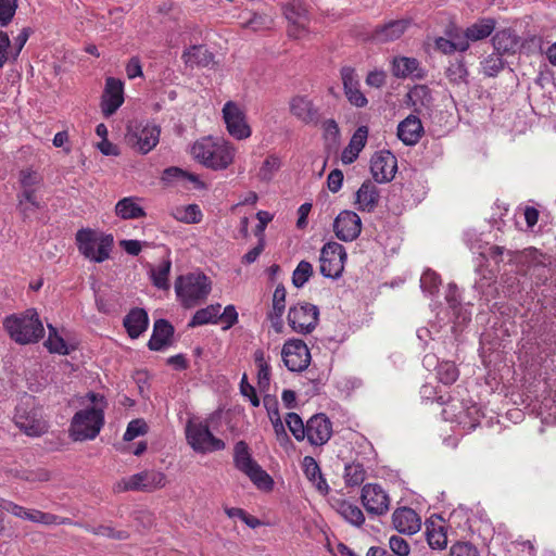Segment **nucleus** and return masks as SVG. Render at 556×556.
I'll return each instance as SVG.
<instances>
[{
	"label": "nucleus",
	"mask_w": 556,
	"mask_h": 556,
	"mask_svg": "<svg viewBox=\"0 0 556 556\" xmlns=\"http://www.w3.org/2000/svg\"><path fill=\"white\" fill-rule=\"evenodd\" d=\"M13 421L28 437H40L48 431V422L35 396L25 393L15 406Z\"/></svg>",
	"instance_id": "nucleus-1"
},
{
	"label": "nucleus",
	"mask_w": 556,
	"mask_h": 556,
	"mask_svg": "<svg viewBox=\"0 0 556 556\" xmlns=\"http://www.w3.org/2000/svg\"><path fill=\"white\" fill-rule=\"evenodd\" d=\"M191 154L204 166L217 170L224 169L232 163L235 148L225 141L204 138L192 146Z\"/></svg>",
	"instance_id": "nucleus-2"
},
{
	"label": "nucleus",
	"mask_w": 556,
	"mask_h": 556,
	"mask_svg": "<svg viewBox=\"0 0 556 556\" xmlns=\"http://www.w3.org/2000/svg\"><path fill=\"white\" fill-rule=\"evenodd\" d=\"M3 326L10 337L20 344L38 342L45 333L41 320L35 309H27L21 316H9Z\"/></svg>",
	"instance_id": "nucleus-3"
},
{
	"label": "nucleus",
	"mask_w": 556,
	"mask_h": 556,
	"mask_svg": "<svg viewBox=\"0 0 556 556\" xmlns=\"http://www.w3.org/2000/svg\"><path fill=\"white\" fill-rule=\"evenodd\" d=\"M211 289V280L202 273L179 276L175 281L176 295L182 306L187 308L206 300Z\"/></svg>",
	"instance_id": "nucleus-4"
},
{
	"label": "nucleus",
	"mask_w": 556,
	"mask_h": 556,
	"mask_svg": "<svg viewBox=\"0 0 556 556\" xmlns=\"http://www.w3.org/2000/svg\"><path fill=\"white\" fill-rule=\"evenodd\" d=\"M104 425L102 407L92 406L78 410L72 418L70 437L74 441L93 440Z\"/></svg>",
	"instance_id": "nucleus-5"
},
{
	"label": "nucleus",
	"mask_w": 556,
	"mask_h": 556,
	"mask_svg": "<svg viewBox=\"0 0 556 556\" xmlns=\"http://www.w3.org/2000/svg\"><path fill=\"white\" fill-rule=\"evenodd\" d=\"M76 241L79 252L97 263L109 258L113 245L112 236H97L88 229L79 230L76 233Z\"/></svg>",
	"instance_id": "nucleus-6"
},
{
	"label": "nucleus",
	"mask_w": 556,
	"mask_h": 556,
	"mask_svg": "<svg viewBox=\"0 0 556 556\" xmlns=\"http://www.w3.org/2000/svg\"><path fill=\"white\" fill-rule=\"evenodd\" d=\"M167 483L164 472L154 469H147L118 481L114 490L116 492L136 491V492H154L163 489Z\"/></svg>",
	"instance_id": "nucleus-7"
},
{
	"label": "nucleus",
	"mask_w": 556,
	"mask_h": 556,
	"mask_svg": "<svg viewBox=\"0 0 556 556\" xmlns=\"http://www.w3.org/2000/svg\"><path fill=\"white\" fill-rule=\"evenodd\" d=\"M186 438L188 444L198 453H210L225 448L224 441L214 437L208 426L202 421L189 420L186 426Z\"/></svg>",
	"instance_id": "nucleus-8"
},
{
	"label": "nucleus",
	"mask_w": 556,
	"mask_h": 556,
	"mask_svg": "<svg viewBox=\"0 0 556 556\" xmlns=\"http://www.w3.org/2000/svg\"><path fill=\"white\" fill-rule=\"evenodd\" d=\"M319 309L311 303H298L289 308V326L298 333H311L318 324Z\"/></svg>",
	"instance_id": "nucleus-9"
},
{
	"label": "nucleus",
	"mask_w": 556,
	"mask_h": 556,
	"mask_svg": "<svg viewBox=\"0 0 556 556\" xmlns=\"http://www.w3.org/2000/svg\"><path fill=\"white\" fill-rule=\"evenodd\" d=\"M346 253L338 242L326 243L320 251V274L327 278H339L344 269Z\"/></svg>",
	"instance_id": "nucleus-10"
},
{
	"label": "nucleus",
	"mask_w": 556,
	"mask_h": 556,
	"mask_svg": "<svg viewBox=\"0 0 556 556\" xmlns=\"http://www.w3.org/2000/svg\"><path fill=\"white\" fill-rule=\"evenodd\" d=\"M442 416L446 421L457 422L463 425L464 428L471 430L479 425L480 417L483 414L476 405L466 407L463 402L451 400L442 409Z\"/></svg>",
	"instance_id": "nucleus-11"
},
{
	"label": "nucleus",
	"mask_w": 556,
	"mask_h": 556,
	"mask_svg": "<svg viewBox=\"0 0 556 556\" xmlns=\"http://www.w3.org/2000/svg\"><path fill=\"white\" fill-rule=\"evenodd\" d=\"M160 132V128L155 125H130L128 127L127 140L137 148L139 152L146 154L157 144Z\"/></svg>",
	"instance_id": "nucleus-12"
},
{
	"label": "nucleus",
	"mask_w": 556,
	"mask_h": 556,
	"mask_svg": "<svg viewBox=\"0 0 556 556\" xmlns=\"http://www.w3.org/2000/svg\"><path fill=\"white\" fill-rule=\"evenodd\" d=\"M281 355L285 365L291 371L304 370L311 361V354L307 345L299 339L286 342L282 348Z\"/></svg>",
	"instance_id": "nucleus-13"
},
{
	"label": "nucleus",
	"mask_w": 556,
	"mask_h": 556,
	"mask_svg": "<svg viewBox=\"0 0 556 556\" xmlns=\"http://www.w3.org/2000/svg\"><path fill=\"white\" fill-rule=\"evenodd\" d=\"M223 118L228 132L236 139L242 140L251 136V128L245 122L243 111L232 101L225 103Z\"/></svg>",
	"instance_id": "nucleus-14"
},
{
	"label": "nucleus",
	"mask_w": 556,
	"mask_h": 556,
	"mask_svg": "<svg viewBox=\"0 0 556 556\" xmlns=\"http://www.w3.org/2000/svg\"><path fill=\"white\" fill-rule=\"evenodd\" d=\"M332 434V424L325 414L312 416L306 422L305 438L312 445L326 444Z\"/></svg>",
	"instance_id": "nucleus-15"
},
{
	"label": "nucleus",
	"mask_w": 556,
	"mask_h": 556,
	"mask_svg": "<svg viewBox=\"0 0 556 556\" xmlns=\"http://www.w3.org/2000/svg\"><path fill=\"white\" fill-rule=\"evenodd\" d=\"M333 230L338 239L353 241L362 231V220L355 212L343 211L334 219Z\"/></svg>",
	"instance_id": "nucleus-16"
},
{
	"label": "nucleus",
	"mask_w": 556,
	"mask_h": 556,
	"mask_svg": "<svg viewBox=\"0 0 556 556\" xmlns=\"http://www.w3.org/2000/svg\"><path fill=\"white\" fill-rule=\"evenodd\" d=\"M289 110L292 116L305 125H317L319 123V109L307 96L292 97L289 102Z\"/></svg>",
	"instance_id": "nucleus-17"
},
{
	"label": "nucleus",
	"mask_w": 556,
	"mask_h": 556,
	"mask_svg": "<svg viewBox=\"0 0 556 556\" xmlns=\"http://www.w3.org/2000/svg\"><path fill=\"white\" fill-rule=\"evenodd\" d=\"M362 503L369 514L384 515L389 510L390 500L378 484H366L362 490Z\"/></svg>",
	"instance_id": "nucleus-18"
},
{
	"label": "nucleus",
	"mask_w": 556,
	"mask_h": 556,
	"mask_svg": "<svg viewBox=\"0 0 556 556\" xmlns=\"http://www.w3.org/2000/svg\"><path fill=\"white\" fill-rule=\"evenodd\" d=\"M396 159L389 151L375 153L370 160V172L377 182H388L394 178Z\"/></svg>",
	"instance_id": "nucleus-19"
},
{
	"label": "nucleus",
	"mask_w": 556,
	"mask_h": 556,
	"mask_svg": "<svg viewBox=\"0 0 556 556\" xmlns=\"http://www.w3.org/2000/svg\"><path fill=\"white\" fill-rule=\"evenodd\" d=\"M124 102V84L114 77L106 78L101 109L105 116H111Z\"/></svg>",
	"instance_id": "nucleus-20"
},
{
	"label": "nucleus",
	"mask_w": 556,
	"mask_h": 556,
	"mask_svg": "<svg viewBox=\"0 0 556 556\" xmlns=\"http://www.w3.org/2000/svg\"><path fill=\"white\" fill-rule=\"evenodd\" d=\"M341 79L349 102L357 108L366 106L368 101L359 89V79L355 70L350 66L342 67Z\"/></svg>",
	"instance_id": "nucleus-21"
},
{
	"label": "nucleus",
	"mask_w": 556,
	"mask_h": 556,
	"mask_svg": "<svg viewBox=\"0 0 556 556\" xmlns=\"http://www.w3.org/2000/svg\"><path fill=\"white\" fill-rule=\"evenodd\" d=\"M424 134V127L421 121L410 114L397 126V137L406 146L416 144L421 135Z\"/></svg>",
	"instance_id": "nucleus-22"
},
{
	"label": "nucleus",
	"mask_w": 556,
	"mask_h": 556,
	"mask_svg": "<svg viewBox=\"0 0 556 556\" xmlns=\"http://www.w3.org/2000/svg\"><path fill=\"white\" fill-rule=\"evenodd\" d=\"M392 521L400 533L414 534L420 529L419 518L412 508H397L392 515Z\"/></svg>",
	"instance_id": "nucleus-23"
},
{
	"label": "nucleus",
	"mask_w": 556,
	"mask_h": 556,
	"mask_svg": "<svg viewBox=\"0 0 556 556\" xmlns=\"http://www.w3.org/2000/svg\"><path fill=\"white\" fill-rule=\"evenodd\" d=\"M379 198L380 195L377 186L370 180L364 181L356 192L355 204L357 210L363 212H372L378 205Z\"/></svg>",
	"instance_id": "nucleus-24"
},
{
	"label": "nucleus",
	"mask_w": 556,
	"mask_h": 556,
	"mask_svg": "<svg viewBox=\"0 0 556 556\" xmlns=\"http://www.w3.org/2000/svg\"><path fill=\"white\" fill-rule=\"evenodd\" d=\"M174 327L165 319H157L153 326L148 346L152 351H161L170 343Z\"/></svg>",
	"instance_id": "nucleus-25"
},
{
	"label": "nucleus",
	"mask_w": 556,
	"mask_h": 556,
	"mask_svg": "<svg viewBox=\"0 0 556 556\" xmlns=\"http://www.w3.org/2000/svg\"><path fill=\"white\" fill-rule=\"evenodd\" d=\"M407 25L408 23L404 20L390 21L382 26H378L372 38L381 43L396 40L404 34Z\"/></svg>",
	"instance_id": "nucleus-26"
},
{
	"label": "nucleus",
	"mask_w": 556,
	"mask_h": 556,
	"mask_svg": "<svg viewBox=\"0 0 556 556\" xmlns=\"http://www.w3.org/2000/svg\"><path fill=\"white\" fill-rule=\"evenodd\" d=\"M148 314L142 308L131 309L124 318V326L130 338H138L148 327Z\"/></svg>",
	"instance_id": "nucleus-27"
},
{
	"label": "nucleus",
	"mask_w": 556,
	"mask_h": 556,
	"mask_svg": "<svg viewBox=\"0 0 556 556\" xmlns=\"http://www.w3.org/2000/svg\"><path fill=\"white\" fill-rule=\"evenodd\" d=\"M367 136V127L362 126L357 128V130L352 136L349 146L342 152V162L344 164H351L357 159L359 152L366 144Z\"/></svg>",
	"instance_id": "nucleus-28"
},
{
	"label": "nucleus",
	"mask_w": 556,
	"mask_h": 556,
	"mask_svg": "<svg viewBox=\"0 0 556 556\" xmlns=\"http://www.w3.org/2000/svg\"><path fill=\"white\" fill-rule=\"evenodd\" d=\"M492 45L497 54L504 55L515 53L519 41L517 35L513 30L503 29L493 36Z\"/></svg>",
	"instance_id": "nucleus-29"
},
{
	"label": "nucleus",
	"mask_w": 556,
	"mask_h": 556,
	"mask_svg": "<svg viewBox=\"0 0 556 556\" xmlns=\"http://www.w3.org/2000/svg\"><path fill=\"white\" fill-rule=\"evenodd\" d=\"M139 199L126 197L119 200L115 205V213L123 219H138L146 216V211L138 203Z\"/></svg>",
	"instance_id": "nucleus-30"
},
{
	"label": "nucleus",
	"mask_w": 556,
	"mask_h": 556,
	"mask_svg": "<svg viewBox=\"0 0 556 556\" xmlns=\"http://www.w3.org/2000/svg\"><path fill=\"white\" fill-rule=\"evenodd\" d=\"M303 468L306 478L316 486V489L320 493L327 494L329 491V485L326 479L323 477L317 462L312 456H305L303 458Z\"/></svg>",
	"instance_id": "nucleus-31"
},
{
	"label": "nucleus",
	"mask_w": 556,
	"mask_h": 556,
	"mask_svg": "<svg viewBox=\"0 0 556 556\" xmlns=\"http://www.w3.org/2000/svg\"><path fill=\"white\" fill-rule=\"evenodd\" d=\"M182 59L189 66L206 67L213 63L214 55L204 46H193L182 54Z\"/></svg>",
	"instance_id": "nucleus-32"
},
{
	"label": "nucleus",
	"mask_w": 556,
	"mask_h": 556,
	"mask_svg": "<svg viewBox=\"0 0 556 556\" xmlns=\"http://www.w3.org/2000/svg\"><path fill=\"white\" fill-rule=\"evenodd\" d=\"M233 463L236 468L244 475L257 465L252 458L249 446L244 441L236 443L233 448Z\"/></svg>",
	"instance_id": "nucleus-33"
},
{
	"label": "nucleus",
	"mask_w": 556,
	"mask_h": 556,
	"mask_svg": "<svg viewBox=\"0 0 556 556\" xmlns=\"http://www.w3.org/2000/svg\"><path fill=\"white\" fill-rule=\"evenodd\" d=\"M467 243L473 254L478 255L479 263L476 267V273L481 276V280L484 278V241L483 232L477 233L475 230H468L466 232Z\"/></svg>",
	"instance_id": "nucleus-34"
},
{
	"label": "nucleus",
	"mask_w": 556,
	"mask_h": 556,
	"mask_svg": "<svg viewBox=\"0 0 556 556\" xmlns=\"http://www.w3.org/2000/svg\"><path fill=\"white\" fill-rule=\"evenodd\" d=\"M419 66V62L415 58L396 56L392 61V74L397 78H406L414 74Z\"/></svg>",
	"instance_id": "nucleus-35"
},
{
	"label": "nucleus",
	"mask_w": 556,
	"mask_h": 556,
	"mask_svg": "<svg viewBox=\"0 0 556 556\" xmlns=\"http://www.w3.org/2000/svg\"><path fill=\"white\" fill-rule=\"evenodd\" d=\"M85 530L100 536H105L112 540L125 541L129 539L130 534L126 530H117L113 527L112 523L91 526L85 525Z\"/></svg>",
	"instance_id": "nucleus-36"
},
{
	"label": "nucleus",
	"mask_w": 556,
	"mask_h": 556,
	"mask_svg": "<svg viewBox=\"0 0 556 556\" xmlns=\"http://www.w3.org/2000/svg\"><path fill=\"white\" fill-rule=\"evenodd\" d=\"M220 312V305H208L195 312L189 321V327H198L206 324H216Z\"/></svg>",
	"instance_id": "nucleus-37"
},
{
	"label": "nucleus",
	"mask_w": 556,
	"mask_h": 556,
	"mask_svg": "<svg viewBox=\"0 0 556 556\" xmlns=\"http://www.w3.org/2000/svg\"><path fill=\"white\" fill-rule=\"evenodd\" d=\"M410 103L418 108H429L432 103V96L430 89L426 85H417L407 94Z\"/></svg>",
	"instance_id": "nucleus-38"
},
{
	"label": "nucleus",
	"mask_w": 556,
	"mask_h": 556,
	"mask_svg": "<svg viewBox=\"0 0 556 556\" xmlns=\"http://www.w3.org/2000/svg\"><path fill=\"white\" fill-rule=\"evenodd\" d=\"M253 484L263 491H270L274 486L273 478L257 464L245 473Z\"/></svg>",
	"instance_id": "nucleus-39"
},
{
	"label": "nucleus",
	"mask_w": 556,
	"mask_h": 556,
	"mask_svg": "<svg viewBox=\"0 0 556 556\" xmlns=\"http://www.w3.org/2000/svg\"><path fill=\"white\" fill-rule=\"evenodd\" d=\"M172 262L169 258L164 260L156 268L151 270L153 285L159 289L166 290L169 288L168 275L170 271Z\"/></svg>",
	"instance_id": "nucleus-40"
},
{
	"label": "nucleus",
	"mask_w": 556,
	"mask_h": 556,
	"mask_svg": "<svg viewBox=\"0 0 556 556\" xmlns=\"http://www.w3.org/2000/svg\"><path fill=\"white\" fill-rule=\"evenodd\" d=\"M366 477V471L362 464H346L344 468L345 484L350 486L361 485Z\"/></svg>",
	"instance_id": "nucleus-41"
},
{
	"label": "nucleus",
	"mask_w": 556,
	"mask_h": 556,
	"mask_svg": "<svg viewBox=\"0 0 556 556\" xmlns=\"http://www.w3.org/2000/svg\"><path fill=\"white\" fill-rule=\"evenodd\" d=\"M175 219L187 224H197L201 220L202 213L198 205L189 204L185 207H177L173 214Z\"/></svg>",
	"instance_id": "nucleus-42"
},
{
	"label": "nucleus",
	"mask_w": 556,
	"mask_h": 556,
	"mask_svg": "<svg viewBox=\"0 0 556 556\" xmlns=\"http://www.w3.org/2000/svg\"><path fill=\"white\" fill-rule=\"evenodd\" d=\"M49 337L45 342V345L51 353H58L62 355L68 354V349L62 337L58 334V331L51 325H48Z\"/></svg>",
	"instance_id": "nucleus-43"
},
{
	"label": "nucleus",
	"mask_w": 556,
	"mask_h": 556,
	"mask_svg": "<svg viewBox=\"0 0 556 556\" xmlns=\"http://www.w3.org/2000/svg\"><path fill=\"white\" fill-rule=\"evenodd\" d=\"M313 275V266L307 261H301L292 274V283L296 288H302Z\"/></svg>",
	"instance_id": "nucleus-44"
},
{
	"label": "nucleus",
	"mask_w": 556,
	"mask_h": 556,
	"mask_svg": "<svg viewBox=\"0 0 556 556\" xmlns=\"http://www.w3.org/2000/svg\"><path fill=\"white\" fill-rule=\"evenodd\" d=\"M285 421L290 432L298 441L305 439L306 425L303 424L302 418L296 413H288Z\"/></svg>",
	"instance_id": "nucleus-45"
},
{
	"label": "nucleus",
	"mask_w": 556,
	"mask_h": 556,
	"mask_svg": "<svg viewBox=\"0 0 556 556\" xmlns=\"http://www.w3.org/2000/svg\"><path fill=\"white\" fill-rule=\"evenodd\" d=\"M342 517L354 526H361L365 521V517L361 508L355 505L343 503L340 507Z\"/></svg>",
	"instance_id": "nucleus-46"
},
{
	"label": "nucleus",
	"mask_w": 556,
	"mask_h": 556,
	"mask_svg": "<svg viewBox=\"0 0 556 556\" xmlns=\"http://www.w3.org/2000/svg\"><path fill=\"white\" fill-rule=\"evenodd\" d=\"M438 378L443 384L454 383L458 378V370L455 364L452 362L441 363L438 367Z\"/></svg>",
	"instance_id": "nucleus-47"
},
{
	"label": "nucleus",
	"mask_w": 556,
	"mask_h": 556,
	"mask_svg": "<svg viewBox=\"0 0 556 556\" xmlns=\"http://www.w3.org/2000/svg\"><path fill=\"white\" fill-rule=\"evenodd\" d=\"M281 162L279 157L269 155L260 168L258 176L262 180L269 181L274 177V174L280 168Z\"/></svg>",
	"instance_id": "nucleus-48"
},
{
	"label": "nucleus",
	"mask_w": 556,
	"mask_h": 556,
	"mask_svg": "<svg viewBox=\"0 0 556 556\" xmlns=\"http://www.w3.org/2000/svg\"><path fill=\"white\" fill-rule=\"evenodd\" d=\"M440 282L439 275L431 269L425 270L420 278L421 289L429 294H433L438 291Z\"/></svg>",
	"instance_id": "nucleus-49"
},
{
	"label": "nucleus",
	"mask_w": 556,
	"mask_h": 556,
	"mask_svg": "<svg viewBox=\"0 0 556 556\" xmlns=\"http://www.w3.org/2000/svg\"><path fill=\"white\" fill-rule=\"evenodd\" d=\"M287 291L282 285H278L273 294V313L275 316L282 317L286 308Z\"/></svg>",
	"instance_id": "nucleus-50"
},
{
	"label": "nucleus",
	"mask_w": 556,
	"mask_h": 556,
	"mask_svg": "<svg viewBox=\"0 0 556 556\" xmlns=\"http://www.w3.org/2000/svg\"><path fill=\"white\" fill-rule=\"evenodd\" d=\"M17 0H0V26H7L13 18Z\"/></svg>",
	"instance_id": "nucleus-51"
},
{
	"label": "nucleus",
	"mask_w": 556,
	"mask_h": 556,
	"mask_svg": "<svg viewBox=\"0 0 556 556\" xmlns=\"http://www.w3.org/2000/svg\"><path fill=\"white\" fill-rule=\"evenodd\" d=\"M538 250L534 248L525 249L521 252H513L507 251L506 255L508 256V262H536L538 261Z\"/></svg>",
	"instance_id": "nucleus-52"
},
{
	"label": "nucleus",
	"mask_w": 556,
	"mask_h": 556,
	"mask_svg": "<svg viewBox=\"0 0 556 556\" xmlns=\"http://www.w3.org/2000/svg\"><path fill=\"white\" fill-rule=\"evenodd\" d=\"M273 23V20L265 14L253 13L250 18H248L243 26L251 28L253 30H260L264 28H269Z\"/></svg>",
	"instance_id": "nucleus-53"
},
{
	"label": "nucleus",
	"mask_w": 556,
	"mask_h": 556,
	"mask_svg": "<svg viewBox=\"0 0 556 556\" xmlns=\"http://www.w3.org/2000/svg\"><path fill=\"white\" fill-rule=\"evenodd\" d=\"M180 178H187L188 180H190L194 184L200 182L198 176H195L194 174L185 173L182 169H180L178 167L166 168L163 172V176H162V179L164 181H168V182L174 181L176 179H180Z\"/></svg>",
	"instance_id": "nucleus-54"
},
{
	"label": "nucleus",
	"mask_w": 556,
	"mask_h": 556,
	"mask_svg": "<svg viewBox=\"0 0 556 556\" xmlns=\"http://www.w3.org/2000/svg\"><path fill=\"white\" fill-rule=\"evenodd\" d=\"M427 541L431 548H443L446 545L447 539L443 528H433L427 531Z\"/></svg>",
	"instance_id": "nucleus-55"
},
{
	"label": "nucleus",
	"mask_w": 556,
	"mask_h": 556,
	"mask_svg": "<svg viewBox=\"0 0 556 556\" xmlns=\"http://www.w3.org/2000/svg\"><path fill=\"white\" fill-rule=\"evenodd\" d=\"M437 47L442 50L444 53H451L453 51H465L468 48V43L465 39L459 41L448 40L444 38H439L437 40Z\"/></svg>",
	"instance_id": "nucleus-56"
},
{
	"label": "nucleus",
	"mask_w": 556,
	"mask_h": 556,
	"mask_svg": "<svg viewBox=\"0 0 556 556\" xmlns=\"http://www.w3.org/2000/svg\"><path fill=\"white\" fill-rule=\"evenodd\" d=\"M450 556H479V552L468 542H458L451 547Z\"/></svg>",
	"instance_id": "nucleus-57"
},
{
	"label": "nucleus",
	"mask_w": 556,
	"mask_h": 556,
	"mask_svg": "<svg viewBox=\"0 0 556 556\" xmlns=\"http://www.w3.org/2000/svg\"><path fill=\"white\" fill-rule=\"evenodd\" d=\"M147 425L140 420L136 419L128 424L127 429L124 433L125 441H132L135 438L146 433Z\"/></svg>",
	"instance_id": "nucleus-58"
},
{
	"label": "nucleus",
	"mask_w": 556,
	"mask_h": 556,
	"mask_svg": "<svg viewBox=\"0 0 556 556\" xmlns=\"http://www.w3.org/2000/svg\"><path fill=\"white\" fill-rule=\"evenodd\" d=\"M391 551L397 556H407L409 554V545L407 541L399 535H392L389 540Z\"/></svg>",
	"instance_id": "nucleus-59"
},
{
	"label": "nucleus",
	"mask_w": 556,
	"mask_h": 556,
	"mask_svg": "<svg viewBox=\"0 0 556 556\" xmlns=\"http://www.w3.org/2000/svg\"><path fill=\"white\" fill-rule=\"evenodd\" d=\"M20 182L22 188H35L40 182V177L37 172L26 168L20 173Z\"/></svg>",
	"instance_id": "nucleus-60"
},
{
	"label": "nucleus",
	"mask_w": 556,
	"mask_h": 556,
	"mask_svg": "<svg viewBox=\"0 0 556 556\" xmlns=\"http://www.w3.org/2000/svg\"><path fill=\"white\" fill-rule=\"evenodd\" d=\"M240 392L243 396L249 397L252 406H260V399L253 386L248 382L247 376L243 375L240 382Z\"/></svg>",
	"instance_id": "nucleus-61"
},
{
	"label": "nucleus",
	"mask_w": 556,
	"mask_h": 556,
	"mask_svg": "<svg viewBox=\"0 0 556 556\" xmlns=\"http://www.w3.org/2000/svg\"><path fill=\"white\" fill-rule=\"evenodd\" d=\"M486 36V24H484V21H480L479 23H476L467 28L466 30V41L468 40H479Z\"/></svg>",
	"instance_id": "nucleus-62"
},
{
	"label": "nucleus",
	"mask_w": 556,
	"mask_h": 556,
	"mask_svg": "<svg viewBox=\"0 0 556 556\" xmlns=\"http://www.w3.org/2000/svg\"><path fill=\"white\" fill-rule=\"evenodd\" d=\"M263 404L271 422L281 420L278 408V401L275 396L266 395L263 400Z\"/></svg>",
	"instance_id": "nucleus-63"
},
{
	"label": "nucleus",
	"mask_w": 556,
	"mask_h": 556,
	"mask_svg": "<svg viewBox=\"0 0 556 556\" xmlns=\"http://www.w3.org/2000/svg\"><path fill=\"white\" fill-rule=\"evenodd\" d=\"M342 182H343V173L340 169L331 170L327 178L328 189L331 192L336 193L341 189Z\"/></svg>",
	"instance_id": "nucleus-64"
}]
</instances>
